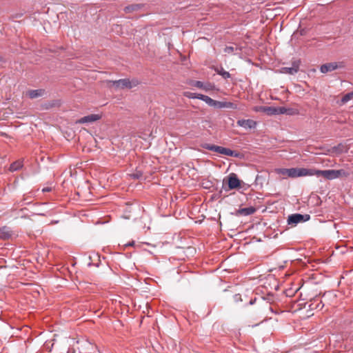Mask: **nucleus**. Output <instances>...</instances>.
<instances>
[{"label":"nucleus","instance_id":"f3484780","mask_svg":"<svg viewBox=\"0 0 353 353\" xmlns=\"http://www.w3.org/2000/svg\"><path fill=\"white\" fill-rule=\"evenodd\" d=\"M23 167V161H17L12 163L10 166V171L14 172L20 170Z\"/></svg>","mask_w":353,"mask_h":353},{"label":"nucleus","instance_id":"a211bd4d","mask_svg":"<svg viewBox=\"0 0 353 353\" xmlns=\"http://www.w3.org/2000/svg\"><path fill=\"white\" fill-rule=\"evenodd\" d=\"M142 4H132L125 7L124 10L126 13H130L134 10H138L142 8Z\"/></svg>","mask_w":353,"mask_h":353},{"label":"nucleus","instance_id":"473e14b6","mask_svg":"<svg viewBox=\"0 0 353 353\" xmlns=\"http://www.w3.org/2000/svg\"><path fill=\"white\" fill-rule=\"evenodd\" d=\"M286 112V109L285 108H280L278 109V114H284Z\"/></svg>","mask_w":353,"mask_h":353},{"label":"nucleus","instance_id":"7ed1b4c3","mask_svg":"<svg viewBox=\"0 0 353 353\" xmlns=\"http://www.w3.org/2000/svg\"><path fill=\"white\" fill-rule=\"evenodd\" d=\"M305 176H313L312 169H307L304 168H290L289 177L290 178H296Z\"/></svg>","mask_w":353,"mask_h":353},{"label":"nucleus","instance_id":"7c9ffc66","mask_svg":"<svg viewBox=\"0 0 353 353\" xmlns=\"http://www.w3.org/2000/svg\"><path fill=\"white\" fill-rule=\"evenodd\" d=\"M256 303H259V299H257L256 298L251 299V300L249 302V305H252Z\"/></svg>","mask_w":353,"mask_h":353},{"label":"nucleus","instance_id":"6ab92c4d","mask_svg":"<svg viewBox=\"0 0 353 353\" xmlns=\"http://www.w3.org/2000/svg\"><path fill=\"white\" fill-rule=\"evenodd\" d=\"M193 85L199 88H202L206 91L210 90L211 89V85H204V83L200 81H196L194 82Z\"/></svg>","mask_w":353,"mask_h":353},{"label":"nucleus","instance_id":"a878e982","mask_svg":"<svg viewBox=\"0 0 353 353\" xmlns=\"http://www.w3.org/2000/svg\"><path fill=\"white\" fill-rule=\"evenodd\" d=\"M6 269V267L0 266V284L3 282V278L8 274L6 272H3Z\"/></svg>","mask_w":353,"mask_h":353},{"label":"nucleus","instance_id":"393cba45","mask_svg":"<svg viewBox=\"0 0 353 353\" xmlns=\"http://www.w3.org/2000/svg\"><path fill=\"white\" fill-rule=\"evenodd\" d=\"M290 168H279L276 170V173L281 175H287L289 177Z\"/></svg>","mask_w":353,"mask_h":353},{"label":"nucleus","instance_id":"b1692460","mask_svg":"<svg viewBox=\"0 0 353 353\" xmlns=\"http://www.w3.org/2000/svg\"><path fill=\"white\" fill-rule=\"evenodd\" d=\"M203 101L205 102L209 106L214 108L216 100H214L212 98H210V97L206 95Z\"/></svg>","mask_w":353,"mask_h":353},{"label":"nucleus","instance_id":"aec40b11","mask_svg":"<svg viewBox=\"0 0 353 353\" xmlns=\"http://www.w3.org/2000/svg\"><path fill=\"white\" fill-rule=\"evenodd\" d=\"M316 301H314V302H312L310 304V305H309L310 308L311 310H321L323 307L324 304L321 301L319 303H316Z\"/></svg>","mask_w":353,"mask_h":353},{"label":"nucleus","instance_id":"f257e3e1","mask_svg":"<svg viewBox=\"0 0 353 353\" xmlns=\"http://www.w3.org/2000/svg\"><path fill=\"white\" fill-rule=\"evenodd\" d=\"M313 176H322L327 180H334L339 178L347 177L350 173L344 169L340 170H316L312 169Z\"/></svg>","mask_w":353,"mask_h":353},{"label":"nucleus","instance_id":"cd10ccee","mask_svg":"<svg viewBox=\"0 0 353 353\" xmlns=\"http://www.w3.org/2000/svg\"><path fill=\"white\" fill-rule=\"evenodd\" d=\"M234 48L232 46H226L224 49V52L226 53H232Z\"/></svg>","mask_w":353,"mask_h":353},{"label":"nucleus","instance_id":"0eeeda50","mask_svg":"<svg viewBox=\"0 0 353 353\" xmlns=\"http://www.w3.org/2000/svg\"><path fill=\"white\" fill-rule=\"evenodd\" d=\"M300 61H294L291 67H283L281 69V73L295 74L299 70Z\"/></svg>","mask_w":353,"mask_h":353},{"label":"nucleus","instance_id":"2eb2a0df","mask_svg":"<svg viewBox=\"0 0 353 353\" xmlns=\"http://www.w3.org/2000/svg\"><path fill=\"white\" fill-rule=\"evenodd\" d=\"M44 93V90L41 89L39 90H30L28 92V95L30 99H35L39 97H41Z\"/></svg>","mask_w":353,"mask_h":353},{"label":"nucleus","instance_id":"2f4dec72","mask_svg":"<svg viewBox=\"0 0 353 353\" xmlns=\"http://www.w3.org/2000/svg\"><path fill=\"white\" fill-rule=\"evenodd\" d=\"M206 95L196 93V99L203 101Z\"/></svg>","mask_w":353,"mask_h":353},{"label":"nucleus","instance_id":"412c9836","mask_svg":"<svg viewBox=\"0 0 353 353\" xmlns=\"http://www.w3.org/2000/svg\"><path fill=\"white\" fill-rule=\"evenodd\" d=\"M215 71L217 72V74L222 76V77L224 79L230 78V74L229 73V72L224 70V69L223 68H216V69H215Z\"/></svg>","mask_w":353,"mask_h":353},{"label":"nucleus","instance_id":"e433bc0d","mask_svg":"<svg viewBox=\"0 0 353 353\" xmlns=\"http://www.w3.org/2000/svg\"><path fill=\"white\" fill-rule=\"evenodd\" d=\"M88 266H91L92 265V263L91 262H89L88 264Z\"/></svg>","mask_w":353,"mask_h":353},{"label":"nucleus","instance_id":"5701e85b","mask_svg":"<svg viewBox=\"0 0 353 353\" xmlns=\"http://www.w3.org/2000/svg\"><path fill=\"white\" fill-rule=\"evenodd\" d=\"M353 99V91L345 94L341 99L343 103H345Z\"/></svg>","mask_w":353,"mask_h":353},{"label":"nucleus","instance_id":"c756f323","mask_svg":"<svg viewBox=\"0 0 353 353\" xmlns=\"http://www.w3.org/2000/svg\"><path fill=\"white\" fill-rule=\"evenodd\" d=\"M262 309H268L270 312L276 314V312L274 310L272 307L270 305H268V307H261Z\"/></svg>","mask_w":353,"mask_h":353},{"label":"nucleus","instance_id":"4c0bfd02","mask_svg":"<svg viewBox=\"0 0 353 353\" xmlns=\"http://www.w3.org/2000/svg\"><path fill=\"white\" fill-rule=\"evenodd\" d=\"M1 60H2V58H1V57H0V61H1Z\"/></svg>","mask_w":353,"mask_h":353},{"label":"nucleus","instance_id":"bb28decb","mask_svg":"<svg viewBox=\"0 0 353 353\" xmlns=\"http://www.w3.org/2000/svg\"><path fill=\"white\" fill-rule=\"evenodd\" d=\"M184 96L188 99H196V93L187 91L184 92Z\"/></svg>","mask_w":353,"mask_h":353},{"label":"nucleus","instance_id":"f704fd0d","mask_svg":"<svg viewBox=\"0 0 353 353\" xmlns=\"http://www.w3.org/2000/svg\"><path fill=\"white\" fill-rule=\"evenodd\" d=\"M134 241H130V242H129V243H126V244L125 245V246H126V247H128V246H132V245H134Z\"/></svg>","mask_w":353,"mask_h":353},{"label":"nucleus","instance_id":"c85d7f7f","mask_svg":"<svg viewBox=\"0 0 353 353\" xmlns=\"http://www.w3.org/2000/svg\"><path fill=\"white\" fill-rule=\"evenodd\" d=\"M234 300L235 302H239L240 301H242L241 295L239 294H235L234 296Z\"/></svg>","mask_w":353,"mask_h":353},{"label":"nucleus","instance_id":"4be33fe9","mask_svg":"<svg viewBox=\"0 0 353 353\" xmlns=\"http://www.w3.org/2000/svg\"><path fill=\"white\" fill-rule=\"evenodd\" d=\"M130 176L134 179H141L143 178V172L141 170H136L130 174Z\"/></svg>","mask_w":353,"mask_h":353},{"label":"nucleus","instance_id":"f8f14e48","mask_svg":"<svg viewBox=\"0 0 353 353\" xmlns=\"http://www.w3.org/2000/svg\"><path fill=\"white\" fill-rule=\"evenodd\" d=\"M338 68L337 63L335 62L328 63L326 64H323L320 68V71L322 73H327L328 72H332L336 70Z\"/></svg>","mask_w":353,"mask_h":353},{"label":"nucleus","instance_id":"9b49d317","mask_svg":"<svg viewBox=\"0 0 353 353\" xmlns=\"http://www.w3.org/2000/svg\"><path fill=\"white\" fill-rule=\"evenodd\" d=\"M14 233L10 228L3 226L0 228V239L2 240H8L12 237Z\"/></svg>","mask_w":353,"mask_h":353},{"label":"nucleus","instance_id":"20e7f679","mask_svg":"<svg viewBox=\"0 0 353 353\" xmlns=\"http://www.w3.org/2000/svg\"><path fill=\"white\" fill-rule=\"evenodd\" d=\"M139 83L138 81L136 79H133L130 81L128 79H121L117 81H112V85L117 88H132L135 87Z\"/></svg>","mask_w":353,"mask_h":353},{"label":"nucleus","instance_id":"6e6552de","mask_svg":"<svg viewBox=\"0 0 353 353\" xmlns=\"http://www.w3.org/2000/svg\"><path fill=\"white\" fill-rule=\"evenodd\" d=\"M236 123L239 126L245 130L254 129L257 125L256 121L252 119H239L237 121Z\"/></svg>","mask_w":353,"mask_h":353},{"label":"nucleus","instance_id":"39448f33","mask_svg":"<svg viewBox=\"0 0 353 353\" xmlns=\"http://www.w3.org/2000/svg\"><path fill=\"white\" fill-rule=\"evenodd\" d=\"M310 219V216L309 214H293L288 216V225H296L297 223L305 222Z\"/></svg>","mask_w":353,"mask_h":353},{"label":"nucleus","instance_id":"c9c22d12","mask_svg":"<svg viewBox=\"0 0 353 353\" xmlns=\"http://www.w3.org/2000/svg\"><path fill=\"white\" fill-rule=\"evenodd\" d=\"M67 353H75V351L73 348H69Z\"/></svg>","mask_w":353,"mask_h":353},{"label":"nucleus","instance_id":"f03ea898","mask_svg":"<svg viewBox=\"0 0 353 353\" xmlns=\"http://www.w3.org/2000/svg\"><path fill=\"white\" fill-rule=\"evenodd\" d=\"M203 148L218 152L221 154H224L229 157H239V154L230 148L215 145L210 143H202L201 145Z\"/></svg>","mask_w":353,"mask_h":353},{"label":"nucleus","instance_id":"dca6fc26","mask_svg":"<svg viewBox=\"0 0 353 353\" xmlns=\"http://www.w3.org/2000/svg\"><path fill=\"white\" fill-rule=\"evenodd\" d=\"M261 109L266 112L268 115H274L278 114V109L272 106L261 107Z\"/></svg>","mask_w":353,"mask_h":353},{"label":"nucleus","instance_id":"ddd939ff","mask_svg":"<svg viewBox=\"0 0 353 353\" xmlns=\"http://www.w3.org/2000/svg\"><path fill=\"white\" fill-rule=\"evenodd\" d=\"M256 212V208L254 207L250 206L248 208H240L237 210V215L242 216H249L254 214Z\"/></svg>","mask_w":353,"mask_h":353},{"label":"nucleus","instance_id":"4468645a","mask_svg":"<svg viewBox=\"0 0 353 353\" xmlns=\"http://www.w3.org/2000/svg\"><path fill=\"white\" fill-rule=\"evenodd\" d=\"M214 108H236V105L232 102L216 101Z\"/></svg>","mask_w":353,"mask_h":353},{"label":"nucleus","instance_id":"9d476101","mask_svg":"<svg viewBox=\"0 0 353 353\" xmlns=\"http://www.w3.org/2000/svg\"><path fill=\"white\" fill-rule=\"evenodd\" d=\"M274 301V297L272 294H268L265 296H261L259 299V305L260 307H268Z\"/></svg>","mask_w":353,"mask_h":353},{"label":"nucleus","instance_id":"1a4fd4ad","mask_svg":"<svg viewBox=\"0 0 353 353\" xmlns=\"http://www.w3.org/2000/svg\"><path fill=\"white\" fill-rule=\"evenodd\" d=\"M101 119V116L97 114H92L79 119L77 123H89L97 121Z\"/></svg>","mask_w":353,"mask_h":353},{"label":"nucleus","instance_id":"72a5a7b5","mask_svg":"<svg viewBox=\"0 0 353 353\" xmlns=\"http://www.w3.org/2000/svg\"><path fill=\"white\" fill-rule=\"evenodd\" d=\"M51 190H52L51 188L47 187V188H43L42 192H50Z\"/></svg>","mask_w":353,"mask_h":353},{"label":"nucleus","instance_id":"423d86ee","mask_svg":"<svg viewBox=\"0 0 353 353\" xmlns=\"http://www.w3.org/2000/svg\"><path fill=\"white\" fill-rule=\"evenodd\" d=\"M228 185L229 190H234L241 186V181L234 173H231L228 176Z\"/></svg>","mask_w":353,"mask_h":353}]
</instances>
